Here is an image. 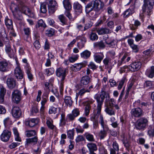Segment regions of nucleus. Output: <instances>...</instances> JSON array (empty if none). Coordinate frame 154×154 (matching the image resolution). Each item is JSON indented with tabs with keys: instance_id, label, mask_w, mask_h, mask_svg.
I'll use <instances>...</instances> for the list:
<instances>
[{
	"instance_id": "obj_58",
	"label": "nucleus",
	"mask_w": 154,
	"mask_h": 154,
	"mask_svg": "<svg viewBox=\"0 0 154 154\" xmlns=\"http://www.w3.org/2000/svg\"><path fill=\"white\" fill-rule=\"evenodd\" d=\"M85 140V138L82 135H79L75 139V141L76 142H79Z\"/></svg>"
},
{
	"instance_id": "obj_6",
	"label": "nucleus",
	"mask_w": 154,
	"mask_h": 154,
	"mask_svg": "<svg viewBox=\"0 0 154 154\" xmlns=\"http://www.w3.org/2000/svg\"><path fill=\"white\" fill-rule=\"evenodd\" d=\"M46 2L49 12L51 13H54L56 11L57 6L56 1L55 0H46Z\"/></svg>"
},
{
	"instance_id": "obj_48",
	"label": "nucleus",
	"mask_w": 154,
	"mask_h": 154,
	"mask_svg": "<svg viewBox=\"0 0 154 154\" xmlns=\"http://www.w3.org/2000/svg\"><path fill=\"white\" fill-rule=\"evenodd\" d=\"M54 72V69L53 68L47 69L45 70V72L47 75H50L53 74Z\"/></svg>"
},
{
	"instance_id": "obj_18",
	"label": "nucleus",
	"mask_w": 154,
	"mask_h": 154,
	"mask_svg": "<svg viewBox=\"0 0 154 154\" xmlns=\"http://www.w3.org/2000/svg\"><path fill=\"white\" fill-rule=\"evenodd\" d=\"M39 121V119H32L26 121L25 124L30 127H32L37 125Z\"/></svg>"
},
{
	"instance_id": "obj_29",
	"label": "nucleus",
	"mask_w": 154,
	"mask_h": 154,
	"mask_svg": "<svg viewBox=\"0 0 154 154\" xmlns=\"http://www.w3.org/2000/svg\"><path fill=\"white\" fill-rule=\"evenodd\" d=\"M90 78L88 76L83 77L81 80V85H86L90 82Z\"/></svg>"
},
{
	"instance_id": "obj_8",
	"label": "nucleus",
	"mask_w": 154,
	"mask_h": 154,
	"mask_svg": "<svg viewBox=\"0 0 154 154\" xmlns=\"http://www.w3.org/2000/svg\"><path fill=\"white\" fill-rule=\"evenodd\" d=\"M94 101L92 99H89L84 102L85 106V113L86 116H88L90 110L92 107L91 105H92L94 107H95V105L93 104Z\"/></svg>"
},
{
	"instance_id": "obj_33",
	"label": "nucleus",
	"mask_w": 154,
	"mask_h": 154,
	"mask_svg": "<svg viewBox=\"0 0 154 154\" xmlns=\"http://www.w3.org/2000/svg\"><path fill=\"white\" fill-rule=\"evenodd\" d=\"M84 136L85 137L86 139L89 141H94L95 140L94 136L93 135L87 132L85 134Z\"/></svg>"
},
{
	"instance_id": "obj_55",
	"label": "nucleus",
	"mask_w": 154,
	"mask_h": 154,
	"mask_svg": "<svg viewBox=\"0 0 154 154\" xmlns=\"http://www.w3.org/2000/svg\"><path fill=\"white\" fill-rule=\"evenodd\" d=\"M93 23L91 21H89L86 23L84 28V31H85L90 28L92 25Z\"/></svg>"
},
{
	"instance_id": "obj_34",
	"label": "nucleus",
	"mask_w": 154,
	"mask_h": 154,
	"mask_svg": "<svg viewBox=\"0 0 154 154\" xmlns=\"http://www.w3.org/2000/svg\"><path fill=\"white\" fill-rule=\"evenodd\" d=\"M5 21V23L7 28L8 29H12L13 26L12 20L11 19H9L8 17H6Z\"/></svg>"
},
{
	"instance_id": "obj_27",
	"label": "nucleus",
	"mask_w": 154,
	"mask_h": 154,
	"mask_svg": "<svg viewBox=\"0 0 154 154\" xmlns=\"http://www.w3.org/2000/svg\"><path fill=\"white\" fill-rule=\"evenodd\" d=\"M91 54V52L88 50H86L82 52L80 54V55L82 58L84 59H87L90 57Z\"/></svg>"
},
{
	"instance_id": "obj_15",
	"label": "nucleus",
	"mask_w": 154,
	"mask_h": 154,
	"mask_svg": "<svg viewBox=\"0 0 154 154\" xmlns=\"http://www.w3.org/2000/svg\"><path fill=\"white\" fill-rule=\"evenodd\" d=\"M80 114V111L78 108H75L72 111V113L68 115L67 117L71 121L74 120L76 117Z\"/></svg>"
},
{
	"instance_id": "obj_2",
	"label": "nucleus",
	"mask_w": 154,
	"mask_h": 154,
	"mask_svg": "<svg viewBox=\"0 0 154 154\" xmlns=\"http://www.w3.org/2000/svg\"><path fill=\"white\" fill-rule=\"evenodd\" d=\"M103 6V3L100 0H92L86 6L85 11L87 14L93 10L96 11H98L102 8Z\"/></svg>"
},
{
	"instance_id": "obj_36",
	"label": "nucleus",
	"mask_w": 154,
	"mask_h": 154,
	"mask_svg": "<svg viewBox=\"0 0 154 154\" xmlns=\"http://www.w3.org/2000/svg\"><path fill=\"white\" fill-rule=\"evenodd\" d=\"M94 60L97 63H100L102 60L103 59L104 55L103 54L101 53L94 56Z\"/></svg>"
},
{
	"instance_id": "obj_35",
	"label": "nucleus",
	"mask_w": 154,
	"mask_h": 154,
	"mask_svg": "<svg viewBox=\"0 0 154 154\" xmlns=\"http://www.w3.org/2000/svg\"><path fill=\"white\" fill-rule=\"evenodd\" d=\"M63 4L64 8L67 10H69L72 8V6L69 0H64Z\"/></svg>"
},
{
	"instance_id": "obj_43",
	"label": "nucleus",
	"mask_w": 154,
	"mask_h": 154,
	"mask_svg": "<svg viewBox=\"0 0 154 154\" xmlns=\"http://www.w3.org/2000/svg\"><path fill=\"white\" fill-rule=\"evenodd\" d=\"M148 133L150 137L154 136V128L153 125H150L148 128Z\"/></svg>"
},
{
	"instance_id": "obj_63",
	"label": "nucleus",
	"mask_w": 154,
	"mask_h": 154,
	"mask_svg": "<svg viewBox=\"0 0 154 154\" xmlns=\"http://www.w3.org/2000/svg\"><path fill=\"white\" fill-rule=\"evenodd\" d=\"M75 129L77 133H82L84 131V130L80 126H77Z\"/></svg>"
},
{
	"instance_id": "obj_30",
	"label": "nucleus",
	"mask_w": 154,
	"mask_h": 154,
	"mask_svg": "<svg viewBox=\"0 0 154 154\" xmlns=\"http://www.w3.org/2000/svg\"><path fill=\"white\" fill-rule=\"evenodd\" d=\"M146 74L149 78H152L154 76V66H152L150 69L147 70Z\"/></svg>"
},
{
	"instance_id": "obj_57",
	"label": "nucleus",
	"mask_w": 154,
	"mask_h": 154,
	"mask_svg": "<svg viewBox=\"0 0 154 154\" xmlns=\"http://www.w3.org/2000/svg\"><path fill=\"white\" fill-rule=\"evenodd\" d=\"M79 56L78 54L75 55L74 57H70L69 58V60L70 62H75L78 58Z\"/></svg>"
},
{
	"instance_id": "obj_49",
	"label": "nucleus",
	"mask_w": 154,
	"mask_h": 154,
	"mask_svg": "<svg viewBox=\"0 0 154 154\" xmlns=\"http://www.w3.org/2000/svg\"><path fill=\"white\" fill-rule=\"evenodd\" d=\"M47 5L46 2L42 4L40 6V10L41 12L43 13H45L47 11Z\"/></svg>"
},
{
	"instance_id": "obj_52",
	"label": "nucleus",
	"mask_w": 154,
	"mask_h": 154,
	"mask_svg": "<svg viewBox=\"0 0 154 154\" xmlns=\"http://www.w3.org/2000/svg\"><path fill=\"white\" fill-rule=\"evenodd\" d=\"M129 66H125L122 67L120 68L119 70V72L120 73H122L124 72H128L130 70L129 69Z\"/></svg>"
},
{
	"instance_id": "obj_31",
	"label": "nucleus",
	"mask_w": 154,
	"mask_h": 154,
	"mask_svg": "<svg viewBox=\"0 0 154 154\" xmlns=\"http://www.w3.org/2000/svg\"><path fill=\"white\" fill-rule=\"evenodd\" d=\"M97 32L99 35H102L108 34L109 32V29L106 28H101L97 30Z\"/></svg>"
},
{
	"instance_id": "obj_51",
	"label": "nucleus",
	"mask_w": 154,
	"mask_h": 154,
	"mask_svg": "<svg viewBox=\"0 0 154 154\" xmlns=\"http://www.w3.org/2000/svg\"><path fill=\"white\" fill-rule=\"evenodd\" d=\"M151 51L152 50L150 49H148L144 51L143 52V56L147 58L149 57L151 55Z\"/></svg>"
},
{
	"instance_id": "obj_40",
	"label": "nucleus",
	"mask_w": 154,
	"mask_h": 154,
	"mask_svg": "<svg viewBox=\"0 0 154 154\" xmlns=\"http://www.w3.org/2000/svg\"><path fill=\"white\" fill-rule=\"evenodd\" d=\"M94 47H99L100 48H103L105 47L103 42L102 41L94 43Z\"/></svg>"
},
{
	"instance_id": "obj_56",
	"label": "nucleus",
	"mask_w": 154,
	"mask_h": 154,
	"mask_svg": "<svg viewBox=\"0 0 154 154\" xmlns=\"http://www.w3.org/2000/svg\"><path fill=\"white\" fill-rule=\"evenodd\" d=\"M57 108L54 107L53 106L50 107L49 109V112L50 114H55L57 112Z\"/></svg>"
},
{
	"instance_id": "obj_54",
	"label": "nucleus",
	"mask_w": 154,
	"mask_h": 154,
	"mask_svg": "<svg viewBox=\"0 0 154 154\" xmlns=\"http://www.w3.org/2000/svg\"><path fill=\"white\" fill-rule=\"evenodd\" d=\"M106 43L109 45H110V47L112 48L115 45L116 41L113 40L112 41H109V39L106 40L105 41Z\"/></svg>"
},
{
	"instance_id": "obj_32",
	"label": "nucleus",
	"mask_w": 154,
	"mask_h": 154,
	"mask_svg": "<svg viewBox=\"0 0 154 154\" xmlns=\"http://www.w3.org/2000/svg\"><path fill=\"white\" fill-rule=\"evenodd\" d=\"M53 121L51 119H48L46 122V124L48 128L53 130L56 128V127L53 124Z\"/></svg>"
},
{
	"instance_id": "obj_14",
	"label": "nucleus",
	"mask_w": 154,
	"mask_h": 154,
	"mask_svg": "<svg viewBox=\"0 0 154 154\" xmlns=\"http://www.w3.org/2000/svg\"><path fill=\"white\" fill-rule=\"evenodd\" d=\"M131 114L135 117H139L143 115V111L140 108H137L132 109L131 112Z\"/></svg>"
},
{
	"instance_id": "obj_4",
	"label": "nucleus",
	"mask_w": 154,
	"mask_h": 154,
	"mask_svg": "<svg viewBox=\"0 0 154 154\" xmlns=\"http://www.w3.org/2000/svg\"><path fill=\"white\" fill-rule=\"evenodd\" d=\"M148 124V120L144 117H142L139 119L137 122L135 127L137 129L143 130L146 128Z\"/></svg>"
},
{
	"instance_id": "obj_9",
	"label": "nucleus",
	"mask_w": 154,
	"mask_h": 154,
	"mask_svg": "<svg viewBox=\"0 0 154 154\" xmlns=\"http://www.w3.org/2000/svg\"><path fill=\"white\" fill-rule=\"evenodd\" d=\"M11 136V132L7 129L3 130L0 135V139L4 142L8 141Z\"/></svg>"
},
{
	"instance_id": "obj_11",
	"label": "nucleus",
	"mask_w": 154,
	"mask_h": 154,
	"mask_svg": "<svg viewBox=\"0 0 154 154\" xmlns=\"http://www.w3.org/2000/svg\"><path fill=\"white\" fill-rule=\"evenodd\" d=\"M14 74L15 77L18 80H20L23 78V72L18 64H17V66L14 69Z\"/></svg>"
},
{
	"instance_id": "obj_50",
	"label": "nucleus",
	"mask_w": 154,
	"mask_h": 154,
	"mask_svg": "<svg viewBox=\"0 0 154 154\" xmlns=\"http://www.w3.org/2000/svg\"><path fill=\"white\" fill-rule=\"evenodd\" d=\"M40 26H42L44 28L46 27V25L42 20H39L38 21L37 25H36L37 28L39 27Z\"/></svg>"
},
{
	"instance_id": "obj_26",
	"label": "nucleus",
	"mask_w": 154,
	"mask_h": 154,
	"mask_svg": "<svg viewBox=\"0 0 154 154\" xmlns=\"http://www.w3.org/2000/svg\"><path fill=\"white\" fill-rule=\"evenodd\" d=\"M86 92H90V90L85 88L81 89L78 92L76 93L75 99L77 100L79 96H82Z\"/></svg>"
},
{
	"instance_id": "obj_21",
	"label": "nucleus",
	"mask_w": 154,
	"mask_h": 154,
	"mask_svg": "<svg viewBox=\"0 0 154 154\" xmlns=\"http://www.w3.org/2000/svg\"><path fill=\"white\" fill-rule=\"evenodd\" d=\"M8 63L6 61L0 62V71L2 72L6 71L8 68Z\"/></svg>"
},
{
	"instance_id": "obj_42",
	"label": "nucleus",
	"mask_w": 154,
	"mask_h": 154,
	"mask_svg": "<svg viewBox=\"0 0 154 154\" xmlns=\"http://www.w3.org/2000/svg\"><path fill=\"white\" fill-rule=\"evenodd\" d=\"M64 102L67 106H70L72 105V101L70 97L66 96L64 98Z\"/></svg>"
},
{
	"instance_id": "obj_10",
	"label": "nucleus",
	"mask_w": 154,
	"mask_h": 154,
	"mask_svg": "<svg viewBox=\"0 0 154 154\" xmlns=\"http://www.w3.org/2000/svg\"><path fill=\"white\" fill-rule=\"evenodd\" d=\"M12 95L13 101L17 103H18L21 99L20 92L17 90H15L12 92Z\"/></svg>"
},
{
	"instance_id": "obj_64",
	"label": "nucleus",
	"mask_w": 154,
	"mask_h": 154,
	"mask_svg": "<svg viewBox=\"0 0 154 154\" xmlns=\"http://www.w3.org/2000/svg\"><path fill=\"white\" fill-rule=\"evenodd\" d=\"M47 22L48 24L50 26H54V25L55 22L53 19L51 18L48 19Z\"/></svg>"
},
{
	"instance_id": "obj_41",
	"label": "nucleus",
	"mask_w": 154,
	"mask_h": 154,
	"mask_svg": "<svg viewBox=\"0 0 154 154\" xmlns=\"http://www.w3.org/2000/svg\"><path fill=\"white\" fill-rule=\"evenodd\" d=\"M66 119L65 114H62L61 115V119L59 124L60 126L61 127L64 126L66 124Z\"/></svg>"
},
{
	"instance_id": "obj_19",
	"label": "nucleus",
	"mask_w": 154,
	"mask_h": 154,
	"mask_svg": "<svg viewBox=\"0 0 154 154\" xmlns=\"http://www.w3.org/2000/svg\"><path fill=\"white\" fill-rule=\"evenodd\" d=\"M7 83L8 87L12 89L16 86V81L12 78H9L7 79Z\"/></svg>"
},
{
	"instance_id": "obj_28",
	"label": "nucleus",
	"mask_w": 154,
	"mask_h": 154,
	"mask_svg": "<svg viewBox=\"0 0 154 154\" xmlns=\"http://www.w3.org/2000/svg\"><path fill=\"white\" fill-rule=\"evenodd\" d=\"M134 12V7H132L131 8H129L126 10L124 13V17H128L130 15L132 14Z\"/></svg>"
},
{
	"instance_id": "obj_61",
	"label": "nucleus",
	"mask_w": 154,
	"mask_h": 154,
	"mask_svg": "<svg viewBox=\"0 0 154 154\" xmlns=\"http://www.w3.org/2000/svg\"><path fill=\"white\" fill-rule=\"evenodd\" d=\"M34 45L35 48L37 50L40 47V43L38 40H36L34 42Z\"/></svg>"
},
{
	"instance_id": "obj_20",
	"label": "nucleus",
	"mask_w": 154,
	"mask_h": 154,
	"mask_svg": "<svg viewBox=\"0 0 154 154\" xmlns=\"http://www.w3.org/2000/svg\"><path fill=\"white\" fill-rule=\"evenodd\" d=\"M102 128L103 129L100 131L98 135L101 139H103L106 136L109 128L108 127Z\"/></svg>"
},
{
	"instance_id": "obj_62",
	"label": "nucleus",
	"mask_w": 154,
	"mask_h": 154,
	"mask_svg": "<svg viewBox=\"0 0 154 154\" xmlns=\"http://www.w3.org/2000/svg\"><path fill=\"white\" fill-rule=\"evenodd\" d=\"M152 85V83L151 81H147L144 84V86L145 87L150 88Z\"/></svg>"
},
{
	"instance_id": "obj_53",
	"label": "nucleus",
	"mask_w": 154,
	"mask_h": 154,
	"mask_svg": "<svg viewBox=\"0 0 154 154\" xmlns=\"http://www.w3.org/2000/svg\"><path fill=\"white\" fill-rule=\"evenodd\" d=\"M95 116H92L91 118V120L94 122L93 127L95 129L97 128L98 127V124L97 120H95Z\"/></svg>"
},
{
	"instance_id": "obj_60",
	"label": "nucleus",
	"mask_w": 154,
	"mask_h": 154,
	"mask_svg": "<svg viewBox=\"0 0 154 154\" xmlns=\"http://www.w3.org/2000/svg\"><path fill=\"white\" fill-rule=\"evenodd\" d=\"M112 146L114 148V149L115 150L118 151L119 150V145L116 141L113 142L112 143Z\"/></svg>"
},
{
	"instance_id": "obj_17",
	"label": "nucleus",
	"mask_w": 154,
	"mask_h": 154,
	"mask_svg": "<svg viewBox=\"0 0 154 154\" xmlns=\"http://www.w3.org/2000/svg\"><path fill=\"white\" fill-rule=\"evenodd\" d=\"M104 106L105 107L104 111L107 114L110 116L115 115V111L112 107H110L107 103L105 104Z\"/></svg>"
},
{
	"instance_id": "obj_45",
	"label": "nucleus",
	"mask_w": 154,
	"mask_h": 154,
	"mask_svg": "<svg viewBox=\"0 0 154 154\" xmlns=\"http://www.w3.org/2000/svg\"><path fill=\"white\" fill-rule=\"evenodd\" d=\"M89 38L92 41L97 40L98 39V36L95 33L92 32L89 35Z\"/></svg>"
},
{
	"instance_id": "obj_22",
	"label": "nucleus",
	"mask_w": 154,
	"mask_h": 154,
	"mask_svg": "<svg viewBox=\"0 0 154 154\" xmlns=\"http://www.w3.org/2000/svg\"><path fill=\"white\" fill-rule=\"evenodd\" d=\"M73 8L77 14H79L82 12V7L78 2H76L74 3Z\"/></svg>"
},
{
	"instance_id": "obj_25",
	"label": "nucleus",
	"mask_w": 154,
	"mask_h": 154,
	"mask_svg": "<svg viewBox=\"0 0 154 154\" xmlns=\"http://www.w3.org/2000/svg\"><path fill=\"white\" fill-rule=\"evenodd\" d=\"M122 142L126 149L129 151L131 147L129 141L127 138H125L122 140Z\"/></svg>"
},
{
	"instance_id": "obj_7",
	"label": "nucleus",
	"mask_w": 154,
	"mask_h": 154,
	"mask_svg": "<svg viewBox=\"0 0 154 154\" xmlns=\"http://www.w3.org/2000/svg\"><path fill=\"white\" fill-rule=\"evenodd\" d=\"M67 71L66 69L60 67L56 69L55 72L57 76L60 79V80L63 81L65 79Z\"/></svg>"
},
{
	"instance_id": "obj_59",
	"label": "nucleus",
	"mask_w": 154,
	"mask_h": 154,
	"mask_svg": "<svg viewBox=\"0 0 154 154\" xmlns=\"http://www.w3.org/2000/svg\"><path fill=\"white\" fill-rule=\"evenodd\" d=\"M88 67L91 69L94 70L97 69V66L93 62H91L89 65Z\"/></svg>"
},
{
	"instance_id": "obj_37",
	"label": "nucleus",
	"mask_w": 154,
	"mask_h": 154,
	"mask_svg": "<svg viewBox=\"0 0 154 154\" xmlns=\"http://www.w3.org/2000/svg\"><path fill=\"white\" fill-rule=\"evenodd\" d=\"M25 134L27 137H30L35 135L36 132L35 130H27L25 131Z\"/></svg>"
},
{
	"instance_id": "obj_3",
	"label": "nucleus",
	"mask_w": 154,
	"mask_h": 154,
	"mask_svg": "<svg viewBox=\"0 0 154 154\" xmlns=\"http://www.w3.org/2000/svg\"><path fill=\"white\" fill-rule=\"evenodd\" d=\"M144 4L142 7L143 13L148 16L152 13L154 0H144Z\"/></svg>"
},
{
	"instance_id": "obj_23",
	"label": "nucleus",
	"mask_w": 154,
	"mask_h": 154,
	"mask_svg": "<svg viewBox=\"0 0 154 154\" xmlns=\"http://www.w3.org/2000/svg\"><path fill=\"white\" fill-rule=\"evenodd\" d=\"M6 90L3 86H0V103H2L4 100Z\"/></svg>"
},
{
	"instance_id": "obj_38",
	"label": "nucleus",
	"mask_w": 154,
	"mask_h": 154,
	"mask_svg": "<svg viewBox=\"0 0 154 154\" xmlns=\"http://www.w3.org/2000/svg\"><path fill=\"white\" fill-rule=\"evenodd\" d=\"M14 134L15 136V139L16 141L20 142L21 138L19 137V133L17 128L16 127H14L13 129Z\"/></svg>"
},
{
	"instance_id": "obj_47",
	"label": "nucleus",
	"mask_w": 154,
	"mask_h": 154,
	"mask_svg": "<svg viewBox=\"0 0 154 154\" xmlns=\"http://www.w3.org/2000/svg\"><path fill=\"white\" fill-rule=\"evenodd\" d=\"M38 138L36 136L31 138H28L26 140V142L27 144L32 143H36L37 141Z\"/></svg>"
},
{
	"instance_id": "obj_16",
	"label": "nucleus",
	"mask_w": 154,
	"mask_h": 154,
	"mask_svg": "<svg viewBox=\"0 0 154 154\" xmlns=\"http://www.w3.org/2000/svg\"><path fill=\"white\" fill-rule=\"evenodd\" d=\"M12 114L13 116L16 118H19L21 115V111L19 107L14 106L13 107Z\"/></svg>"
},
{
	"instance_id": "obj_5",
	"label": "nucleus",
	"mask_w": 154,
	"mask_h": 154,
	"mask_svg": "<svg viewBox=\"0 0 154 154\" xmlns=\"http://www.w3.org/2000/svg\"><path fill=\"white\" fill-rule=\"evenodd\" d=\"M13 5L14 7H12L11 8L12 9V12L14 15L16 14V12H17L19 9L25 14H27L31 17H33L34 16L33 13L31 12L30 10L27 7L24 6H22L21 9H19L18 8L16 5L14 4Z\"/></svg>"
},
{
	"instance_id": "obj_46",
	"label": "nucleus",
	"mask_w": 154,
	"mask_h": 154,
	"mask_svg": "<svg viewBox=\"0 0 154 154\" xmlns=\"http://www.w3.org/2000/svg\"><path fill=\"white\" fill-rule=\"evenodd\" d=\"M74 130L73 129L67 131V135L68 138L72 140L74 138Z\"/></svg>"
},
{
	"instance_id": "obj_1",
	"label": "nucleus",
	"mask_w": 154,
	"mask_h": 154,
	"mask_svg": "<svg viewBox=\"0 0 154 154\" xmlns=\"http://www.w3.org/2000/svg\"><path fill=\"white\" fill-rule=\"evenodd\" d=\"M106 97V100L105 104L107 103L110 107H113L116 103V101L113 98L109 99V95L108 93L104 91H102L100 96H97L96 99L97 103V114L100 115L102 105L103 104L104 98Z\"/></svg>"
},
{
	"instance_id": "obj_44",
	"label": "nucleus",
	"mask_w": 154,
	"mask_h": 154,
	"mask_svg": "<svg viewBox=\"0 0 154 154\" xmlns=\"http://www.w3.org/2000/svg\"><path fill=\"white\" fill-rule=\"evenodd\" d=\"M58 18L60 21L62 23L63 25H68L66 18L63 15H59Z\"/></svg>"
},
{
	"instance_id": "obj_12",
	"label": "nucleus",
	"mask_w": 154,
	"mask_h": 154,
	"mask_svg": "<svg viewBox=\"0 0 154 154\" xmlns=\"http://www.w3.org/2000/svg\"><path fill=\"white\" fill-rule=\"evenodd\" d=\"M141 66V63L140 62H134L129 66V70L132 72L137 71L140 68Z\"/></svg>"
},
{
	"instance_id": "obj_13",
	"label": "nucleus",
	"mask_w": 154,
	"mask_h": 154,
	"mask_svg": "<svg viewBox=\"0 0 154 154\" xmlns=\"http://www.w3.org/2000/svg\"><path fill=\"white\" fill-rule=\"evenodd\" d=\"M86 65L87 62H86L76 63L72 66L71 67V69L74 71H79L82 68L85 66Z\"/></svg>"
},
{
	"instance_id": "obj_24",
	"label": "nucleus",
	"mask_w": 154,
	"mask_h": 154,
	"mask_svg": "<svg viewBox=\"0 0 154 154\" xmlns=\"http://www.w3.org/2000/svg\"><path fill=\"white\" fill-rule=\"evenodd\" d=\"M89 152H94L97 150V147L96 144L92 143H88L87 145Z\"/></svg>"
},
{
	"instance_id": "obj_39",
	"label": "nucleus",
	"mask_w": 154,
	"mask_h": 154,
	"mask_svg": "<svg viewBox=\"0 0 154 154\" xmlns=\"http://www.w3.org/2000/svg\"><path fill=\"white\" fill-rule=\"evenodd\" d=\"M99 122L102 128L108 127L106 122L104 121L103 116L101 115H100L99 118Z\"/></svg>"
}]
</instances>
